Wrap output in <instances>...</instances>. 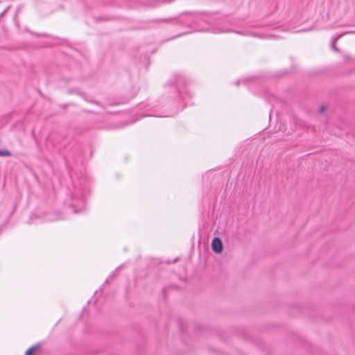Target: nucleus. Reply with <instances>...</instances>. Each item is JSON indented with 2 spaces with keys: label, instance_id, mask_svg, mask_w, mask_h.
Segmentation results:
<instances>
[{
  "label": "nucleus",
  "instance_id": "obj_3",
  "mask_svg": "<svg viewBox=\"0 0 355 355\" xmlns=\"http://www.w3.org/2000/svg\"><path fill=\"white\" fill-rule=\"evenodd\" d=\"M40 347V344H36L35 345H33V347H31V348H29L26 352V354L25 355H33V354L34 352H35Z\"/></svg>",
  "mask_w": 355,
  "mask_h": 355
},
{
  "label": "nucleus",
  "instance_id": "obj_5",
  "mask_svg": "<svg viewBox=\"0 0 355 355\" xmlns=\"http://www.w3.org/2000/svg\"><path fill=\"white\" fill-rule=\"evenodd\" d=\"M324 110H325V107H321V108H320V111H321L322 112H323Z\"/></svg>",
  "mask_w": 355,
  "mask_h": 355
},
{
  "label": "nucleus",
  "instance_id": "obj_2",
  "mask_svg": "<svg viewBox=\"0 0 355 355\" xmlns=\"http://www.w3.org/2000/svg\"><path fill=\"white\" fill-rule=\"evenodd\" d=\"M349 33H355V32H353V31H351V32H345V33H343L341 34H339L336 37H334L332 40V44H331V48L336 51H339V49L336 47V42L341 37H343V35H346V34H349Z\"/></svg>",
  "mask_w": 355,
  "mask_h": 355
},
{
  "label": "nucleus",
  "instance_id": "obj_1",
  "mask_svg": "<svg viewBox=\"0 0 355 355\" xmlns=\"http://www.w3.org/2000/svg\"><path fill=\"white\" fill-rule=\"evenodd\" d=\"M223 243L220 239L215 237L211 242V248L216 253H220L223 250Z\"/></svg>",
  "mask_w": 355,
  "mask_h": 355
},
{
  "label": "nucleus",
  "instance_id": "obj_6",
  "mask_svg": "<svg viewBox=\"0 0 355 355\" xmlns=\"http://www.w3.org/2000/svg\"><path fill=\"white\" fill-rule=\"evenodd\" d=\"M345 58L346 60L349 59V57L348 55H345Z\"/></svg>",
  "mask_w": 355,
  "mask_h": 355
},
{
  "label": "nucleus",
  "instance_id": "obj_4",
  "mask_svg": "<svg viewBox=\"0 0 355 355\" xmlns=\"http://www.w3.org/2000/svg\"><path fill=\"white\" fill-rule=\"evenodd\" d=\"M11 155H12V154L10 151L6 150H0V156L1 157H10Z\"/></svg>",
  "mask_w": 355,
  "mask_h": 355
}]
</instances>
